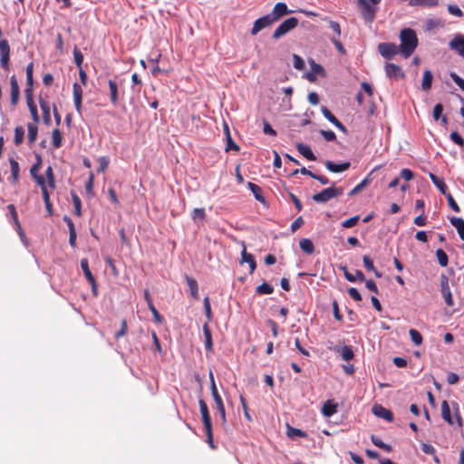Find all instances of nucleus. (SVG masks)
Segmentation results:
<instances>
[{"label": "nucleus", "mask_w": 464, "mask_h": 464, "mask_svg": "<svg viewBox=\"0 0 464 464\" xmlns=\"http://www.w3.org/2000/svg\"><path fill=\"white\" fill-rule=\"evenodd\" d=\"M321 111L323 115L341 131L343 133L347 132L346 127L325 106L321 108Z\"/></svg>", "instance_id": "obj_13"}, {"label": "nucleus", "mask_w": 464, "mask_h": 464, "mask_svg": "<svg viewBox=\"0 0 464 464\" xmlns=\"http://www.w3.org/2000/svg\"><path fill=\"white\" fill-rule=\"evenodd\" d=\"M9 163L11 167V181L13 183H17L19 179V164L14 159H9Z\"/></svg>", "instance_id": "obj_32"}, {"label": "nucleus", "mask_w": 464, "mask_h": 464, "mask_svg": "<svg viewBox=\"0 0 464 464\" xmlns=\"http://www.w3.org/2000/svg\"><path fill=\"white\" fill-rule=\"evenodd\" d=\"M448 11L450 14L461 17L463 15V12L460 10V8L456 5H450L448 6Z\"/></svg>", "instance_id": "obj_61"}, {"label": "nucleus", "mask_w": 464, "mask_h": 464, "mask_svg": "<svg viewBox=\"0 0 464 464\" xmlns=\"http://www.w3.org/2000/svg\"><path fill=\"white\" fill-rule=\"evenodd\" d=\"M10 87H11V92H10L11 103H12V105L15 106L18 102L19 94H20L19 85H18L15 75H12L10 77Z\"/></svg>", "instance_id": "obj_15"}, {"label": "nucleus", "mask_w": 464, "mask_h": 464, "mask_svg": "<svg viewBox=\"0 0 464 464\" xmlns=\"http://www.w3.org/2000/svg\"><path fill=\"white\" fill-rule=\"evenodd\" d=\"M450 76L452 81L464 92V79H462L454 72H450Z\"/></svg>", "instance_id": "obj_56"}, {"label": "nucleus", "mask_w": 464, "mask_h": 464, "mask_svg": "<svg viewBox=\"0 0 464 464\" xmlns=\"http://www.w3.org/2000/svg\"><path fill=\"white\" fill-rule=\"evenodd\" d=\"M337 411V404L332 402L331 401H327L324 402L322 408V413L325 417H331Z\"/></svg>", "instance_id": "obj_33"}, {"label": "nucleus", "mask_w": 464, "mask_h": 464, "mask_svg": "<svg viewBox=\"0 0 464 464\" xmlns=\"http://www.w3.org/2000/svg\"><path fill=\"white\" fill-rule=\"evenodd\" d=\"M144 295H145L146 302L148 304V307L150 310V312L152 313L155 321L158 323H161L163 321V317L160 314L159 311L155 308V306L151 301L149 291L146 290L144 293Z\"/></svg>", "instance_id": "obj_23"}, {"label": "nucleus", "mask_w": 464, "mask_h": 464, "mask_svg": "<svg viewBox=\"0 0 464 464\" xmlns=\"http://www.w3.org/2000/svg\"><path fill=\"white\" fill-rule=\"evenodd\" d=\"M82 87L75 82L73 84V101L75 109L77 111H81L82 109Z\"/></svg>", "instance_id": "obj_22"}, {"label": "nucleus", "mask_w": 464, "mask_h": 464, "mask_svg": "<svg viewBox=\"0 0 464 464\" xmlns=\"http://www.w3.org/2000/svg\"><path fill=\"white\" fill-rule=\"evenodd\" d=\"M446 198L448 200V203H449V206L451 208V209L457 213H459L460 211V208L459 207V205L457 204V202L455 201L454 198L452 197V195L450 193H447L446 192Z\"/></svg>", "instance_id": "obj_50"}, {"label": "nucleus", "mask_w": 464, "mask_h": 464, "mask_svg": "<svg viewBox=\"0 0 464 464\" xmlns=\"http://www.w3.org/2000/svg\"><path fill=\"white\" fill-rule=\"evenodd\" d=\"M452 50H455L462 57L464 56V36L457 35L449 44Z\"/></svg>", "instance_id": "obj_18"}, {"label": "nucleus", "mask_w": 464, "mask_h": 464, "mask_svg": "<svg viewBox=\"0 0 464 464\" xmlns=\"http://www.w3.org/2000/svg\"><path fill=\"white\" fill-rule=\"evenodd\" d=\"M450 222L457 229L459 237L464 241V219L462 218L452 217L450 218Z\"/></svg>", "instance_id": "obj_24"}, {"label": "nucleus", "mask_w": 464, "mask_h": 464, "mask_svg": "<svg viewBox=\"0 0 464 464\" xmlns=\"http://www.w3.org/2000/svg\"><path fill=\"white\" fill-rule=\"evenodd\" d=\"M274 23H275V21L271 18L269 14L256 19L253 24L252 29H251V34L252 35L257 34L261 30L271 26Z\"/></svg>", "instance_id": "obj_8"}, {"label": "nucleus", "mask_w": 464, "mask_h": 464, "mask_svg": "<svg viewBox=\"0 0 464 464\" xmlns=\"http://www.w3.org/2000/svg\"><path fill=\"white\" fill-rule=\"evenodd\" d=\"M187 284L190 289V294L195 299H198V287L197 281L189 276H187Z\"/></svg>", "instance_id": "obj_39"}, {"label": "nucleus", "mask_w": 464, "mask_h": 464, "mask_svg": "<svg viewBox=\"0 0 464 464\" xmlns=\"http://www.w3.org/2000/svg\"><path fill=\"white\" fill-rule=\"evenodd\" d=\"M45 177L47 179L48 186L53 189L55 188V179L53 168L51 166H48L45 169Z\"/></svg>", "instance_id": "obj_47"}, {"label": "nucleus", "mask_w": 464, "mask_h": 464, "mask_svg": "<svg viewBox=\"0 0 464 464\" xmlns=\"http://www.w3.org/2000/svg\"><path fill=\"white\" fill-rule=\"evenodd\" d=\"M241 259H242V262H246L249 265V267H250V274H252L256 267V261L254 259V256L247 253L246 250V247L244 246L242 252H241Z\"/></svg>", "instance_id": "obj_28"}, {"label": "nucleus", "mask_w": 464, "mask_h": 464, "mask_svg": "<svg viewBox=\"0 0 464 464\" xmlns=\"http://www.w3.org/2000/svg\"><path fill=\"white\" fill-rule=\"evenodd\" d=\"M381 0H358L361 13L363 19L368 23H372L377 11V5Z\"/></svg>", "instance_id": "obj_2"}, {"label": "nucleus", "mask_w": 464, "mask_h": 464, "mask_svg": "<svg viewBox=\"0 0 464 464\" xmlns=\"http://www.w3.org/2000/svg\"><path fill=\"white\" fill-rule=\"evenodd\" d=\"M443 112V106L441 103H437L433 108V118L435 121H438Z\"/></svg>", "instance_id": "obj_63"}, {"label": "nucleus", "mask_w": 464, "mask_h": 464, "mask_svg": "<svg viewBox=\"0 0 464 464\" xmlns=\"http://www.w3.org/2000/svg\"><path fill=\"white\" fill-rule=\"evenodd\" d=\"M298 25V19L289 17L282 22L273 33V39L278 40Z\"/></svg>", "instance_id": "obj_4"}, {"label": "nucleus", "mask_w": 464, "mask_h": 464, "mask_svg": "<svg viewBox=\"0 0 464 464\" xmlns=\"http://www.w3.org/2000/svg\"><path fill=\"white\" fill-rule=\"evenodd\" d=\"M320 134L327 140L334 141L336 140V135L333 130H320Z\"/></svg>", "instance_id": "obj_62"}, {"label": "nucleus", "mask_w": 464, "mask_h": 464, "mask_svg": "<svg viewBox=\"0 0 464 464\" xmlns=\"http://www.w3.org/2000/svg\"><path fill=\"white\" fill-rule=\"evenodd\" d=\"M198 405H199V410H200L204 428H205V430H208L209 426H212V423H211V418L209 415L208 405H207L206 401L202 399H200L198 401Z\"/></svg>", "instance_id": "obj_14"}, {"label": "nucleus", "mask_w": 464, "mask_h": 464, "mask_svg": "<svg viewBox=\"0 0 464 464\" xmlns=\"http://www.w3.org/2000/svg\"><path fill=\"white\" fill-rule=\"evenodd\" d=\"M24 136V130L22 126H17L14 129V141L16 145H20L23 142Z\"/></svg>", "instance_id": "obj_48"}, {"label": "nucleus", "mask_w": 464, "mask_h": 464, "mask_svg": "<svg viewBox=\"0 0 464 464\" xmlns=\"http://www.w3.org/2000/svg\"><path fill=\"white\" fill-rule=\"evenodd\" d=\"M310 67H311V72L313 73H314L315 75L316 74H319V75H324V69L318 63H316L314 61H311L310 62Z\"/></svg>", "instance_id": "obj_51"}, {"label": "nucleus", "mask_w": 464, "mask_h": 464, "mask_svg": "<svg viewBox=\"0 0 464 464\" xmlns=\"http://www.w3.org/2000/svg\"><path fill=\"white\" fill-rule=\"evenodd\" d=\"M385 72L386 75L391 79H403L405 77V73L402 69L395 64V63H386L385 65Z\"/></svg>", "instance_id": "obj_11"}, {"label": "nucleus", "mask_w": 464, "mask_h": 464, "mask_svg": "<svg viewBox=\"0 0 464 464\" xmlns=\"http://www.w3.org/2000/svg\"><path fill=\"white\" fill-rule=\"evenodd\" d=\"M440 293L445 300V303L448 306L454 305L453 296L450 291L449 278L445 274H441L440 276Z\"/></svg>", "instance_id": "obj_5"}, {"label": "nucleus", "mask_w": 464, "mask_h": 464, "mask_svg": "<svg viewBox=\"0 0 464 464\" xmlns=\"http://www.w3.org/2000/svg\"><path fill=\"white\" fill-rule=\"evenodd\" d=\"M433 75L430 70L423 72L421 88L423 91H429L431 88Z\"/></svg>", "instance_id": "obj_34"}, {"label": "nucleus", "mask_w": 464, "mask_h": 464, "mask_svg": "<svg viewBox=\"0 0 464 464\" xmlns=\"http://www.w3.org/2000/svg\"><path fill=\"white\" fill-rule=\"evenodd\" d=\"M81 267L82 269V272L86 277V279L89 281V283L92 285V289L93 294L97 295L96 290V282L93 275L92 274L90 267H89V262L86 258H83L81 260Z\"/></svg>", "instance_id": "obj_12"}, {"label": "nucleus", "mask_w": 464, "mask_h": 464, "mask_svg": "<svg viewBox=\"0 0 464 464\" xmlns=\"http://www.w3.org/2000/svg\"><path fill=\"white\" fill-rule=\"evenodd\" d=\"M39 104L43 112L44 122L46 125L51 124V106L48 102L44 100L43 98L39 99Z\"/></svg>", "instance_id": "obj_19"}, {"label": "nucleus", "mask_w": 464, "mask_h": 464, "mask_svg": "<svg viewBox=\"0 0 464 464\" xmlns=\"http://www.w3.org/2000/svg\"><path fill=\"white\" fill-rule=\"evenodd\" d=\"M334 350L341 355L343 361H351L354 357V353L350 346H336Z\"/></svg>", "instance_id": "obj_20"}, {"label": "nucleus", "mask_w": 464, "mask_h": 464, "mask_svg": "<svg viewBox=\"0 0 464 464\" xmlns=\"http://www.w3.org/2000/svg\"><path fill=\"white\" fill-rule=\"evenodd\" d=\"M450 140L456 143L457 145L463 147L464 146V140L462 137L458 133L457 131H452L450 133Z\"/></svg>", "instance_id": "obj_59"}, {"label": "nucleus", "mask_w": 464, "mask_h": 464, "mask_svg": "<svg viewBox=\"0 0 464 464\" xmlns=\"http://www.w3.org/2000/svg\"><path fill=\"white\" fill-rule=\"evenodd\" d=\"M35 123H28L27 124V130H28V141L30 144H33L35 142L38 133V128Z\"/></svg>", "instance_id": "obj_37"}, {"label": "nucleus", "mask_w": 464, "mask_h": 464, "mask_svg": "<svg viewBox=\"0 0 464 464\" xmlns=\"http://www.w3.org/2000/svg\"><path fill=\"white\" fill-rule=\"evenodd\" d=\"M109 90H110V100L111 102L116 106L119 102V90L118 83L114 80H109L108 82Z\"/></svg>", "instance_id": "obj_21"}, {"label": "nucleus", "mask_w": 464, "mask_h": 464, "mask_svg": "<svg viewBox=\"0 0 464 464\" xmlns=\"http://www.w3.org/2000/svg\"><path fill=\"white\" fill-rule=\"evenodd\" d=\"M368 184V179L365 178L362 179L358 185H356L350 192L349 196H353L356 193L360 192L362 189H363Z\"/></svg>", "instance_id": "obj_52"}, {"label": "nucleus", "mask_w": 464, "mask_h": 464, "mask_svg": "<svg viewBox=\"0 0 464 464\" xmlns=\"http://www.w3.org/2000/svg\"><path fill=\"white\" fill-rule=\"evenodd\" d=\"M211 391V395L216 404V408L220 414L223 424L227 423L226 410L221 396L218 392L217 386H214Z\"/></svg>", "instance_id": "obj_9"}, {"label": "nucleus", "mask_w": 464, "mask_h": 464, "mask_svg": "<svg viewBox=\"0 0 464 464\" xmlns=\"http://www.w3.org/2000/svg\"><path fill=\"white\" fill-rule=\"evenodd\" d=\"M227 146H226V151L229 150H239V146L234 142V140L231 138V135H227Z\"/></svg>", "instance_id": "obj_53"}, {"label": "nucleus", "mask_w": 464, "mask_h": 464, "mask_svg": "<svg viewBox=\"0 0 464 464\" xmlns=\"http://www.w3.org/2000/svg\"><path fill=\"white\" fill-rule=\"evenodd\" d=\"M430 178L433 184L438 188V189L443 194L446 195L447 186L443 179H439L436 175L430 173Z\"/></svg>", "instance_id": "obj_38"}, {"label": "nucleus", "mask_w": 464, "mask_h": 464, "mask_svg": "<svg viewBox=\"0 0 464 464\" xmlns=\"http://www.w3.org/2000/svg\"><path fill=\"white\" fill-rule=\"evenodd\" d=\"M62 134L59 129H54L52 132V143L55 149H59L62 146Z\"/></svg>", "instance_id": "obj_41"}, {"label": "nucleus", "mask_w": 464, "mask_h": 464, "mask_svg": "<svg viewBox=\"0 0 464 464\" xmlns=\"http://www.w3.org/2000/svg\"><path fill=\"white\" fill-rule=\"evenodd\" d=\"M359 218H360L359 216L352 217V218L344 220L342 223V227H345V228L353 227H354L358 223Z\"/></svg>", "instance_id": "obj_54"}, {"label": "nucleus", "mask_w": 464, "mask_h": 464, "mask_svg": "<svg viewBox=\"0 0 464 464\" xmlns=\"http://www.w3.org/2000/svg\"><path fill=\"white\" fill-rule=\"evenodd\" d=\"M400 177L402 178L403 179L409 181L414 178V174L411 169H401V171L400 173Z\"/></svg>", "instance_id": "obj_64"}, {"label": "nucleus", "mask_w": 464, "mask_h": 464, "mask_svg": "<svg viewBox=\"0 0 464 464\" xmlns=\"http://www.w3.org/2000/svg\"><path fill=\"white\" fill-rule=\"evenodd\" d=\"M380 54L385 59H392L396 54L400 53L399 45L393 43H382L378 45Z\"/></svg>", "instance_id": "obj_6"}, {"label": "nucleus", "mask_w": 464, "mask_h": 464, "mask_svg": "<svg viewBox=\"0 0 464 464\" xmlns=\"http://www.w3.org/2000/svg\"><path fill=\"white\" fill-rule=\"evenodd\" d=\"M247 187L251 190V192L254 194L255 198L257 201H259L263 204L266 203L265 198L262 195V188L259 186H257L256 184H255L253 182H248Z\"/></svg>", "instance_id": "obj_30"}, {"label": "nucleus", "mask_w": 464, "mask_h": 464, "mask_svg": "<svg viewBox=\"0 0 464 464\" xmlns=\"http://www.w3.org/2000/svg\"><path fill=\"white\" fill-rule=\"evenodd\" d=\"M10 45L6 39H0V65L3 69H9Z\"/></svg>", "instance_id": "obj_7"}, {"label": "nucleus", "mask_w": 464, "mask_h": 464, "mask_svg": "<svg viewBox=\"0 0 464 464\" xmlns=\"http://www.w3.org/2000/svg\"><path fill=\"white\" fill-rule=\"evenodd\" d=\"M362 261H363L364 267L367 270L374 272V274L377 277L382 276V274L375 269L372 260L368 256H363Z\"/></svg>", "instance_id": "obj_42"}, {"label": "nucleus", "mask_w": 464, "mask_h": 464, "mask_svg": "<svg viewBox=\"0 0 464 464\" xmlns=\"http://www.w3.org/2000/svg\"><path fill=\"white\" fill-rule=\"evenodd\" d=\"M294 67L299 71L304 68V61L297 54L293 55Z\"/></svg>", "instance_id": "obj_57"}, {"label": "nucleus", "mask_w": 464, "mask_h": 464, "mask_svg": "<svg viewBox=\"0 0 464 464\" xmlns=\"http://www.w3.org/2000/svg\"><path fill=\"white\" fill-rule=\"evenodd\" d=\"M191 217L193 220H203L205 218V209L194 208Z\"/></svg>", "instance_id": "obj_58"}, {"label": "nucleus", "mask_w": 464, "mask_h": 464, "mask_svg": "<svg viewBox=\"0 0 464 464\" xmlns=\"http://www.w3.org/2000/svg\"><path fill=\"white\" fill-rule=\"evenodd\" d=\"M300 248L306 254H313L314 251V246L313 242L308 238H303L299 241Z\"/></svg>", "instance_id": "obj_36"}, {"label": "nucleus", "mask_w": 464, "mask_h": 464, "mask_svg": "<svg viewBox=\"0 0 464 464\" xmlns=\"http://www.w3.org/2000/svg\"><path fill=\"white\" fill-rule=\"evenodd\" d=\"M36 158H37V162L35 164H34L30 169V174L33 178L38 176L37 172L39 171L41 164H42L41 157L38 155Z\"/></svg>", "instance_id": "obj_60"}, {"label": "nucleus", "mask_w": 464, "mask_h": 464, "mask_svg": "<svg viewBox=\"0 0 464 464\" xmlns=\"http://www.w3.org/2000/svg\"><path fill=\"white\" fill-rule=\"evenodd\" d=\"M292 13L291 10L288 9L287 5L285 3L279 2L276 4L272 12L269 14L271 18L275 21H278L281 17L285 14Z\"/></svg>", "instance_id": "obj_10"}, {"label": "nucleus", "mask_w": 464, "mask_h": 464, "mask_svg": "<svg viewBox=\"0 0 464 464\" xmlns=\"http://www.w3.org/2000/svg\"><path fill=\"white\" fill-rule=\"evenodd\" d=\"M372 411L375 416L386 420L388 421H392L393 419L392 412L380 404H375L372 407Z\"/></svg>", "instance_id": "obj_16"}, {"label": "nucleus", "mask_w": 464, "mask_h": 464, "mask_svg": "<svg viewBox=\"0 0 464 464\" xmlns=\"http://www.w3.org/2000/svg\"><path fill=\"white\" fill-rule=\"evenodd\" d=\"M436 256H437L439 264L441 266L445 267L448 266V263H449L448 255L446 254V252L443 249H441V248L437 249Z\"/></svg>", "instance_id": "obj_43"}, {"label": "nucleus", "mask_w": 464, "mask_h": 464, "mask_svg": "<svg viewBox=\"0 0 464 464\" xmlns=\"http://www.w3.org/2000/svg\"><path fill=\"white\" fill-rule=\"evenodd\" d=\"M203 333L205 336V348L208 352H212L213 350V343H212V334L211 331L208 325V324H205L203 325Z\"/></svg>", "instance_id": "obj_31"}, {"label": "nucleus", "mask_w": 464, "mask_h": 464, "mask_svg": "<svg viewBox=\"0 0 464 464\" xmlns=\"http://www.w3.org/2000/svg\"><path fill=\"white\" fill-rule=\"evenodd\" d=\"M256 292L259 295H270L274 292V287L271 285L264 282L262 285L256 287Z\"/></svg>", "instance_id": "obj_46"}, {"label": "nucleus", "mask_w": 464, "mask_h": 464, "mask_svg": "<svg viewBox=\"0 0 464 464\" xmlns=\"http://www.w3.org/2000/svg\"><path fill=\"white\" fill-rule=\"evenodd\" d=\"M296 149L300 154H302L305 159L309 160H315L316 157L314 156V152L310 149L309 146L304 145L303 143H297Z\"/></svg>", "instance_id": "obj_25"}, {"label": "nucleus", "mask_w": 464, "mask_h": 464, "mask_svg": "<svg viewBox=\"0 0 464 464\" xmlns=\"http://www.w3.org/2000/svg\"><path fill=\"white\" fill-rule=\"evenodd\" d=\"M73 58H74V63H76V65L79 68H81L82 62H83V55L77 47H75L73 50Z\"/></svg>", "instance_id": "obj_55"}, {"label": "nucleus", "mask_w": 464, "mask_h": 464, "mask_svg": "<svg viewBox=\"0 0 464 464\" xmlns=\"http://www.w3.org/2000/svg\"><path fill=\"white\" fill-rule=\"evenodd\" d=\"M371 440L376 447L382 449L386 452H391L392 450V447L391 445L384 443L380 438H378L375 435H372Z\"/></svg>", "instance_id": "obj_40"}, {"label": "nucleus", "mask_w": 464, "mask_h": 464, "mask_svg": "<svg viewBox=\"0 0 464 464\" xmlns=\"http://www.w3.org/2000/svg\"><path fill=\"white\" fill-rule=\"evenodd\" d=\"M399 45L400 53L404 58H409L418 46V37L415 31L411 28H404L400 32Z\"/></svg>", "instance_id": "obj_1"}, {"label": "nucleus", "mask_w": 464, "mask_h": 464, "mask_svg": "<svg viewBox=\"0 0 464 464\" xmlns=\"http://www.w3.org/2000/svg\"><path fill=\"white\" fill-rule=\"evenodd\" d=\"M343 270L344 272L345 278L349 282H355L356 280H359L360 282L365 281V276L361 270H356L355 275H353L350 272H348L346 267H343Z\"/></svg>", "instance_id": "obj_29"}, {"label": "nucleus", "mask_w": 464, "mask_h": 464, "mask_svg": "<svg viewBox=\"0 0 464 464\" xmlns=\"http://www.w3.org/2000/svg\"><path fill=\"white\" fill-rule=\"evenodd\" d=\"M441 417L450 425H453L454 421L450 414V408L447 401L441 402Z\"/></svg>", "instance_id": "obj_27"}, {"label": "nucleus", "mask_w": 464, "mask_h": 464, "mask_svg": "<svg viewBox=\"0 0 464 464\" xmlns=\"http://www.w3.org/2000/svg\"><path fill=\"white\" fill-rule=\"evenodd\" d=\"M409 334H410L411 342L415 345L419 346L422 343V341H423L422 335L420 334V333L419 331H417L416 329H410Z\"/></svg>", "instance_id": "obj_45"}, {"label": "nucleus", "mask_w": 464, "mask_h": 464, "mask_svg": "<svg viewBox=\"0 0 464 464\" xmlns=\"http://www.w3.org/2000/svg\"><path fill=\"white\" fill-rule=\"evenodd\" d=\"M33 72H34V63H30L26 66V84H27V88L26 89L32 90V87L34 85Z\"/></svg>", "instance_id": "obj_44"}, {"label": "nucleus", "mask_w": 464, "mask_h": 464, "mask_svg": "<svg viewBox=\"0 0 464 464\" xmlns=\"http://www.w3.org/2000/svg\"><path fill=\"white\" fill-rule=\"evenodd\" d=\"M7 208L12 216V218L14 220V223L15 225L17 232L19 233L20 237L23 238L24 237V233L21 227L20 223H19L17 212H16L14 206L10 204L7 206Z\"/></svg>", "instance_id": "obj_26"}, {"label": "nucleus", "mask_w": 464, "mask_h": 464, "mask_svg": "<svg viewBox=\"0 0 464 464\" xmlns=\"http://www.w3.org/2000/svg\"><path fill=\"white\" fill-rule=\"evenodd\" d=\"M324 166L329 171L334 173H339L347 170L350 168L351 164L348 161L336 164L331 160H326L324 162Z\"/></svg>", "instance_id": "obj_17"}, {"label": "nucleus", "mask_w": 464, "mask_h": 464, "mask_svg": "<svg viewBox=\"0 0 464 464\" xmlns=\"http://www.w3.org/2000/svg\"><path fill=\"white\" fill-rule=\"evenodd\" d=\"M286 429H287L286 434L291 439H295L296 437H301V438L307 437V434L304 431H303L300 429L294 428V427L290 426L289 424H287Z\"/></svg>", "instance_id": "obj_35"}, {"label": "nucleus", "mask_w": 464, "mask_h": 464, "mask_svg": "<svg viewBox=\"0 0 464 464\" xmlns=\"http://www.w3.org/2000/svg\"><path fill=\"white\" fill-rule=\"evenodd\" d=\"M72 202H73V206H74L75 214L78 217H81L82 216V201H81L80 198L75 193H72Z\"/></svg>", "instance_id": "obj_49"}, {"label": "nucleus", "mask_w": 464, "mask_h": 464, "mask_svg": "<svg viewBox=\"0 0 464 464\" xmlns=\"http://www.w3.org/2000/svg\"><path fill=\"white\" fill-rule=\"evenodd\" d=\"M343 188L330 187L323 189L321 192L314 194L312 198L317 203H326L330 199L343 195Z\"/></svg>", "instance_id": "obj_3"}]
</instances>
